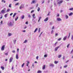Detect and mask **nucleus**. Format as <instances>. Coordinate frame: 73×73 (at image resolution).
<instances>
[{"label":"nucleus","mask_w":73,"mask_h":73,"mask_svg":"<svg viewBox=\"0 0 73 73\" xmlns=\"http://www.w3.org/2000/svg\"><path fill=\"white\" fill-rule=\"evenodd\" d=\"M4 49H5V45H3L1 48V50H4Z\"/></svg>","instance_id":"obj_1"},{"label":"nucleus","mask_w":73,"mask_h":73,"mask_svg":"<svg viewBox=\"0 0 73 73\" xmlns=\"http://www.w3.org/2000/svg\"><path fill=\"white\" fill-rule=\"evenodd\" d=\"M13 60V58L12 57H11L9 59V62L10 63L12 61V60Z\"/></svg>","instance_id":"obj_2"},{"label":"nucleus","mask_w":73,"mask_h":73,"mask_svg":"<svg viewBox=\"0 0 73 73\" xmlns=\"http://www.w3.org/2000/svg\"><path fill=\"white\" fill-rule=\"evenodd\" d=\"M22 8H24V5L23 4H22L21 5V6H20L19 7V9H21Z\"/></svg>","instance_id":"obj_3"},{"label":"nucleus","mask_w":73,"mask_h":73,"mask_svg":"<svg viewBox=\"0 0 73 73\" xmlns=\"http://www.w3.org/2000/svg\"><path fill=\"white\" fill-rule=\"evenodd\" d=\"M63 1L61 0V1H60L59 2H58L57 4H61V3H63Z\"/></svg>","instance_id":"obj_4"},{"label":"nucleus","mask_w":73,"mask_h":73,"mask_svg":"<svg viewBox=\"0 0 73 73\" xmlns=\"http://www.w3.org/2000/svg\"><path fill=\"white\" fill-rule=\"evenodd\" d=\"M57 21H61V20H62L60 18H58L57 19Z\"/></svg>","instance_id":"obj_5"},{"label":"nucleus","mask_w":73,"mask_h":73,"mask_svg":"<svg viewBox=\"0 0 73 73\" xmlns=\"http://www.w3.org/2000/svg\"><path fill=\"white\" fill-rule=\"evenodd\" d=\"M1 13H5V11L4 9L2 10L1 11Z\"/></svg>","instance_id":"obj_6"},{"label":"nucleus","mask_w":73,"mask_h":73,"mask_svg":"<svg viewBox=\"0 0 73 73\" xmlns=\"http://www.w3.org/2000/svg\"><path fill=\"white\" fill-rule=\"evenodd\" d=\"M59 48H60V46H58L57 47H56L55 49V51H57V50Z\"/></svg>","instance_id":"obj_7"},{"label":"nucleus","mask_w":73,"mask_h":73,"mask_svg":"<svg viewBox=\"0 0 73 73\" xmlns=\"http://www.w3.org/2000/svg\"><path fill=\"white\" fill-rule=\"evenodd\" d=\"M48 17H47L45 19H44V21H48V20L49 19Z\"/></svg>","instance_id":"obj_8"},{"label":"nucleus","mask_w":73,"mask_h":73,"mask_svg":"<svg viewBox=\"0 0 73 73\" xmlns=\"http://www.w3.org/2000/svg\"><path fill=\"white\" fill-rule=\"evenodd\" d=\"M66 38H67V36H65L64 38H63V40L64 41H65V40H66Z\"/></svg>","instance_id":"obj_9"},{"label":"nucleus","mask_w":73,"mask_h":73,"mask_svg":"<svg viewBox=\"0 0 73 73\" xmlns=\"http://www.w3.org/2000/svg\"><path fill=\"white\" fill-rule=\"evenodd\" d=\"M35 16V14H33V17L34 19H36V17Z\"/></svg>","instance_id":"obj_10"},{"label":"nucleus","mask_w":73,"mask_h":73,"mask_svg":"<svg viewBox=\"0 0 73 73\" xmlns=\"http://www.w3.org/2000/svg\"><path fill=\"white\" fill-rule=\"evenodd\" d=\"M8 25H12V23L11 22H10L9 23H8Z\"/></svg>","instance_id":"obj_11"},{"label":"nucleus","mask_w":73,"mask_h":73,"mask_svg":"<svg viewBox=\"0 0 73 73\" xmlns=\"http://www.w3.org/2000/svg\"><path fill=\"white\" fill-rule=\"evenodd\" d=\"M16 13H14V14L13 15V18H14V17H15V16H16Z\"/></svg>","instance_id":"obj_12"},{"label":"nucleus","mask_w":73,"mask_h":73,"mask_svg":"<svg viewBox=\"0 0 73 73\" xmlns=\"http://www.w3.org/2000/svg\"><path fill=\"white\" fill-rule=\"evenodd\" d=\"M16 58L17 59H19V56H18V54H17L16 55Z\"/></svg>","instance_id":"obj_13"},{"label":"nucleus","mask_w":73,"mask_h":73,"mask_svg":"<svg viewBox=\"0 0 73 73\" xmlns=\"http://www.w3.org/2000/svg\"><path fill=\"white\" fill-rule=\"evenodd\" d=\"M45 65H44L42 67V69L44 70V69H45Z\"/></svg>","instance_id":"obj_14"},{"label":"nucleus","mask_w":73,"mask_h":73,"mask_svg":"<svg viewBox=\"0 0 73 73\" xmlns=\"http://www.w3.org/2000/svg\"><path fill=\"white\" fill-rule=\"evenodd\" d=\"M27 66H28V65H29V62L27 61Z\"/></svg>","instance_id":"obj_15"},{"label":"nucleus","mask_w":73,"mask_h":73,"mask_svg":"<svg viewBox=\"0 0 73 73\" xmlns=\"http://www.w3.org/2000/svg\"><path fill=\"white\" fill-rule=\"evenodd\" d=\"M37 30H38V29L37 28H36L34 31V33H35V32H36L37 31Z\"/></svg>","instance_id":"obj_16"},{"label":"nucleus","mask_w":73,"mask_h":73,"mask_svg":"<svg viewBox=\"0 0 73 73\" xmlns=\"http://www.w3.org/2000/svg\"><path fill=\"white\" fill-rule=\"evenodd\" d=\"M18 19H19V17H17V18H15V21H17Z\"/></svg>","instance_id":"obj_17"},{"label":"nucleus","mask_w":73,"mask_h":73,"mask_svg":"<svg viewBox=\"0 0 73 73\" xmlns=\"http://www.w3.org/2000/svg\"><path fill=\"white\" fill-rule=\"evenodd\" d=\"M40 8L39 7H38V8L37 11L38 12H39V11H40Z\"/></svg>","instance_id":"obj_18"},{"label":"nucleus","mask_w":73,"mask_h":73,"mask_svg":"<svg viewBox=\"0 0 73 73\" xmlns=\"http://www.w3.org/2000/svg\"><path fill=\"white\" fill-rule=\"evenodd\" d=\"M10 11V9H9L7 10L6 12H9Z\"/></svg>","instance_id":"obj_19"},{"label":"nucleus","mask_w":73,"mask_h":73,"mask_svg":"<svg viewBox=\"0 0 73 73\" xmlns=\"http://www.w3.org/2000/svg\"><path fill=\"white\" fill-rule=\"evenodd\" d=\"M37 73H41V71L39 70H38L37 72Z\"/></svg>","instance_id":"obj_20"},{"label":"nucleus","mask_w":73,"mask_h":73,"mask_svg":"<svg viewBox=\"0 0 73 73\" xmlns=\"http://www.w3.org/2000/svg\"><path fill=\"white\" fill-rule=\"evenodd\" d=\"M1 68L2 69V70H4V67L1 66Z\"/></svg>","instance_id":"obj_21"},{"label":"nucleus","mask_w":73,"mask_h":73,"mask_svg":"<svg viewBox=\"0 0 73 73\" xmlns=\"http://www.w3.org/2000/svg\"><path fill=\"white\" fill-rule=\"evenodd\" d=\"M50 66H52V67H53L54 66V64H50Z\"/></svg>","instance_id":"obj_22"},{"label":"nucleus","mask_w":73,"mask_h":73,"mask_svg":"<svg viewBox=\"0 0 73 73\" xmlns=\"http://www.w3.org/2000/svg\"><path fill=\"white\" fill-rule=\"evenodd\" d=\"M61 56H62V55L61 54L59 55L58 56V58H60L61 57Z\"/></svg>","instance_id":"obj_23"},{"label":"nucleus","mask_w":73,"mask_h":73,"mask_svg":"<svg viewBox=\"0 0 73 73\" xmlns=\"http://www.w3.org/2000/svg\"><path fill=\"white\" fill-rule=\"evenodd\" d=\"M1 1L2 3H3V2L4 3H5V1H4V0H2Z\"/></svg>","instance_id":"obj_24"},{"label":"nucleus","mask_w":73,"mask_h":73,"mask_svg":"<svg viewBox=\"0 0 73 73\" xmlns=\"http://www.w3.org/2000/svg\"><path fill=\"white\" fill-rule=\"evenodd\" d=\"M41 17H40L39 18V20H38V22H39V21H40V20H41Z\"/></svg>","instance_id":"obj_25"},{"label":"nucleus","mask_w":73,"mask_h":73,"mask_svg":"<svg viewBox=\"0 0 73 73\" xmlns=\"http://www.w3.org/2000/svg\"><path fill=\"white\" fill-rule=\"evenodd\" d=\"M73 14V13H70V14H69V16H71Z\"/></svg>","instance_id":"obj_26"},{"label":"nucleus","mask_w":73,"mask_h":73,"mask_svg":"<svg viewBox=\"0 0 73 73\" xmlns=\"http://www.w3.org/2000/svg\"><path fill=\"white\" fill-rule=\"evenodd\" d=\"M25 16L24 15H23L21 17V19H24Z\"/></svg>","instance_id":"obj_27"},{"label":"nucleus","mask_w":73,"mask_h":73,"mask_svg":"<svg viewBox=\"0 0 73 73\" xmlns=\"http://www.w3.org/2000/svg\"><path fill=\"white\" fill-rule=\"evenodd\" d=\"M58 61H55L54 62V64H56L57 63H58Z\"/></svg>","instance_id":"obj_28"},{"label":"nucleus","mask_w":73,"mask_h":73,"mask_svg":"<svg viewBox=\"0 0 73 73\" xmlns=\"http://www.w3.org/2000/svg\"><path fill=\"white\" fill-rule=\"evenodd\" d=\"M70 45V44H68L67 45V48H69V46Z\"/></svg>","instance_id":"obj_29"},{"label":"nucleus","mask_w":73,"mask_h":73,"mask_svg":"<svg viewBox=\"0 0 73 73\" xmlns=\"http://www.w3.org/2000/svg\"><path fill=\"white\" fill-rule=\"evenodd\" d=\"M8 15V14H6L5 15V17H7V15Z\"/></svg>","instance_id":"obj_30"},{"label":"nucleus","mask_w":73,"mask_h":73,"mask_svg":"<svg viewBox=\"0 0 73 73\" xmlns=\"http://www.w3.org/2000/svg\"><path fill=\"white\" fill-rule=\"evenodd\" d=\"M67 66H68V65H66L64 66V68H67Z\"/></svg>","instance_id":"obj_31"},{"label":"nucleus","mask_w":73,"mask_h":73,"mask_svg":"<svg viewBox=\"0 0 73 73\" xmlns=\"http://www.w3.org/2000/svg\"><path fill=\"white\" fill-rule=\"evenodd\" d=\"M33 3H35V1L34 0L32 1V3H31V4H32Z\"/></svg>","instance_id":"obj_32"},{"label":"nucleus","mask_w":73,"mask_h":73,"mask_svg":"<svg viewBox=\"0 0 73 73\" xmlns=\"http://www.w3.org/2000/svg\"><path fill=\"white\" fill-rule=\"evenodd\" d=\"M8 35H9V36H11V35H12V34H11V33H9Z\"/></svg>","instance_id":"obj_33"},{"label":"nucleus","mask_w":73,"mask_h":73,"mask_svg":"<svg viewBox=\"0 0 73 73\" xmlns=\"http://www.w3.org/2000/svg\"><path fill=\"white\" fill-rule=\"evenodd\" d=\"M27 42V40H25V41L23 43H26Z\"/></svg>","instance_id":"obj_34"},{"label":"nucleus","mask_w":73,"mask_h":73,"mask_svg":"<svg viewBox=\"0 0 73 73\" xmlns=\"http://www.w3.org/2000/svg\"><path fill=\"white\" fill-rule=\"evenodd\" d=\"M69 10H70V11H72V10H73V8L70 9Z\"/></svg>","instance_id":"obj_35"},{"label":"nucleus","mask_w":73,"mask_h":73,"mask_svg":"<svg viewBox=\"0 0 73 73\" xmlns=\"http://www.w3.org/2000/svg\"><path fill=\"white\" fill-rule=\"evenodd\" d=\"M38 32L39 33H40V28H39L38 30Z\"/></svg>","instance_id":"obj_36"},{"label":"nucleus","mask_w":73,"mask_h":73,"mask_svg":"<svg viewBox=\"0 0 73 73\" xmlns=\"http://www.w3.org/2000/svg\"><path fill=\"white\" fill-rule=\"evenodd\" d=\"M25 63H23L22 65V67H23Z\"/></svg>","instance_id":"obj_37"},{"label":"nucleus","mask_w":73,"mask_h":73,"mask_svg":"<svg viewBox=\"0 0 73 73\" xmlns=\"http://www.w3.org/2000/svg\"><path fill=\"white\" fill-rule=\"evenodd\" d=\"M9 8H11V4H10L9 6Z\"/></svg>","instance_id":"obj_38"},{"label":"nucleus","mask_w":73,"mask_h":73,"mask_svg":"<svg viewBox=\"0 0 73 73\" xmlns=\"http://www.w3.org/2000/svg\"><path fill=\"white\" fill-rule=\"evenodd\" d=\"M61 40V38H59L58 40V41H60V40Z\"/></svg>","instance_id":"obj_39"},{"label":"nucleus","mask_w":73,"mask_h":73,"mask_svg":"<svg viewBox=\"0 0 73 73\" xmlns=\"http://www.w3.org/2000/svg\"><path fill=\"white\" fill-rule=\"evenodd\" d=\"M8 52L6 53H5V55H6V56H8Z\"/></svg>","instance_id":"obj_40"},{"label":"nucleus","mask_w":73,"mask_h":73,"mask_svg":"<svg viewBox=\"0 0 73 73\" xmlns=\"http://www.w3.org/2000/svg\"><path fill=\"white\" fill-rule=\"evenodd\" d=\"M66 19H67L68 18V16L67 15H66Z\"/></svg>","instance_id":"obj_41"},{"label":"nucleus","mask_w":73,"mask_h":73,"mask_svg":"<svg viewBox=\"0 0 73 73\" xmlns=\"http://www.w3.org/2000/svg\"><path fill=\"white\" fill-rule=\"evenodd\" d=\"M58 36V33H56L55 34V36Z\"/></svg>","instance_id":"obj_42"},{"label":"nucleus","mask_w":73,"mask_h":73,"mask_svg":"<svg viewBox=\"0 0 73 73\" xmlns=\"http://www.w3.org/2000/svg\"><path fill=\"white\" fill-rule=\"evenodd\" d=\"M26 24H28V22L27 21L25 22Z\"/></svg>","instance_id":"obj_43"},{"label":"nucleus","mask_w":73,"mask_h":73,"mask_svg":"<svg viewBox=\"0 0 73 73\" xmlns=\"http://www.w3.org/2000/svg\"><path fill=\"white\" fill-rule=\"evenodd\" d=\"M44 57H47V55H46V54L44 55Z\"/></svg>","instance_id":"obj_44"},{"label":"nucleus","mask_w":73,"mask_h":73,"mask_svg":"<svg viewBox=\"0 0 73 73\" xmlns=\"http://www.w3.org/2000/svg\"><path fill=\"white\" fill-rule=\"evenodd\" d=\"M19 3H17L15 4V5H19Z\"/></svg>","instance_id":"obj_45"},{"label":"nucleus","mask_w":73,"mask_h":73,"mask_svg":"<svg viewBox=\"0 0 73 73\" xmlns=\"http://www.w3.org/2000/svg\"><path fill=\"white\" fill-rule=\"evenodd\" d=\"M34 12V10H32L31 11V13H33V12Z\"/></svg>","instance_id":"obj_46"},{"label":"nucleus","mask_w":73,"mask_h":73,"mask_svg":"<svg viewBox=\"0 0 73 73\" xmlns=\"http://www.w3.org/2000/svg\"><path fill=\"white\" fill-rule=\"evenodd\" d=\"M71 39H72V40H73V35H72V36H71Z\"/></svg>","instance_id":"obj_47"},{"label":"nucleus","mask_w":73,"mask_h":73,"mask_svg":"<svg viewBox=\"0 0 73 73\" xmlns=\"http://www.w3.org/2000/svg\"><path fill=\"white\" fill-rule=\"evenodd\" d=\"M57 16L58 17H59L60 16V14H58L57 15Z\"/></svg>","instance_id":"obj_48"},{"label":"nucleus","mask_w":73,"mask_h":73,"mask_svg":"<svg viewBox=\"0 0 73 73\" xmlns=\"http://www.w3.org/2000/svg\"><path fill=\"white\" fill-rule=\"evenodd\" d=\"M12 52L13 53H15V50H13V51H12Z\"/></svg>","instance_id":"obj_49"},{"label":"nucleus","mask_w":73,"mask_h":73,"mask_svg":"<svg viewBox=\"0 0 73 73\" xmlns=\"http://www.w3.org/2000/svg\"><path fill=\"white\" fill-rule=\"evenodd\" d=\"M53 30H52L51 31V34H52V33H53Z\"/></svg>","instance_id":"obj_50"},{"label":"nucleus","mask_w":73,"mask_h":73,"mask_svg":"<svg viewBox=\"0 0 73 73\" xmlns=\"http://www.w3.org/2000/svg\"><path fill=\"white\" fill-rule=\"evenodd\" d=\"M54 26H53V27H52V29H54Z\"/></svg>","instance_id":"obj_51"},{"label":"nucleus","mask_w":73,"mask_h":73,"mask_svg":"<svg viewBox=\"0 0 73 73\" xmlns=\"http://www.w3.org/2000/svg\"><path fill=\"white\" fill-rule=\"evenodd\" d=\"M19 48H18L17 49V51L18 52H19Z\"/></svg>","instance_id":"obj_52"},{"label":"nucleus","mask_w":73,"mask_h":73,"mask_svg":"<svg viewBox=\"0 0 73 73\" xmlns=\"http://www.w3.org/2000/svg\"><path fill=\"white\" fill-rule=\"evenodd\" d=\"M13 15V13H11L10 14V16H11V15Z\"/></svg>","instance_id":"obj_53"},{"label":"nucleus","mask_w":73,"mask_h":73,"mask_svg":"<svg viewBox=\"0 0 73 73\" xmlns=\"http://www.w3.org/2000/svg\"><path fill=\"white\" fill-rule=\"evenodd\" d=\"M38 56H37L36 57V58L37 59V60H38Z\"/></svg>","instance_id":"obj_54"},{"label":"nucleus","mask_w":73,"mask_h":73,"mask_svg":"<svg viewBox=\"0 0 73 73\" xmlns=\"http://www.w3.org/2000/svg\"><path fill=\"white\" fill-rule=\"evenodd\" d=\"M26 32V31L25 30H24L23 31V32Z\"/></svg>","instance_id":"obj_55"},{"label":"nucleus","mask_w":73,"mask_h":73,"mask_svg":"<svg viewBox=\"0 0 73 73\" xmlns=\"http://www.w3.org/2000/svg\"><path fill=\"white\" fill-rule=\"evenodd\" d=\"M73 51H72H72H71L70 54H72V53H73Z\"/></svg>","instance_id":"obj_56"},{"label":"nucleus","mask_w":73,"mask_h":73,"mask_svg":"<svg viewBox=\"0 0 73 73\" xmlns=\"http://www.w3.org/2000/svg\"><path fill=\"white\" fill-rule=\"evenodd\" d=\"M63 11H62V10H60V13H62V12Z\"/></svg>","instance_id":"obj_57"},{"label":"nucleus","mask_w":73,"mask_h":73,"mask_svg":"<svg viewBox=\"0 0 73 73\" xmlns=\"http://www.w3.org/2000/svg\"><path fill=\"white\" fill-rule=\"evenodd\" d=\"M1 24H3V21H1Z\"/></svg>","instance_id":"obj_58"},{"label":"nucleus","mask_w":73,"mask_h":73,"mask_svg":"<svg viewBox=\"0 0 73 73\" xmlns=\"http://www.w3.org/2000/svg\"><path fill=\"white\" fill-rule=\"evenodd\" d=\"M32 67H35V66H34V64H33Z\"/></svg>","instance_id":"obj_59"},{"label":"nucleus","mask_w":73,"mask_h":73,"mask_svg":"<svg viewBox=\"0 0 73 73\" xmlns=\"http://www.w3.org/2000/svg\"><path fill=\"white\" fill-rule=\"evenodd\" d=\"M3 18V16H2L0 18V19H1Z\"/></svg>","instance_id":"obj_60"},{"label":"nucleus","mask_w":73,"mask_h":73,"mask_svg":"<svg viewBox=\"0 0 73 73\" xmlns=\"http://www.w3.org/2000/svg\"><path fill=\"white\" fill-rule=\"evenodd\" d=\"M12 70H13V67H12V68H11Z\"/></svg>","instance_id":"obj_61"},{"label":"nucleus","mask_w":73,"mask_h":73,"mask_svg":"<svg viewBox=\"0 0 73 73\" xmlns=\"http://www.w3.org/2000/svg\"><path fill=\"white\" fill-rule=\"evenodd\" d=\"M28 16H29V18L31 17V15H29Z\"/></svg>","instance_id":"obj_62"},{"label":"nucleus","mask_w":73,"mask_h":73,"mask_svg":"<svg viewBox=\"0 0 73 73\" xmlns=\"http://www.w3.org/2000/svg\"><path fill=\"white\" fill-rule=\"evenodd\" d=\"M27 28V27L25 26V28H24V29H26Z\"/></svg>","instance_id":"obj_63"},{"label":"nucleus","mask_w":73,"mask_h":73,"mask_svg":"<svg viewBox=\"0 0 73 73\" xmlns=\"http://www.w3.org/2000/svg\"><path fill=\"white\" fill-rule=\"evenodd\" d=\"M65 73H68V72H67L66 71H65Z\"/></svg>","instance_id":"obj_64"}]
</instances>
